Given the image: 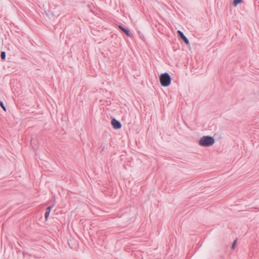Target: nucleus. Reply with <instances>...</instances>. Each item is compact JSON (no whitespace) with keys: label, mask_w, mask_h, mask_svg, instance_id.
<instances>
[{"label":"nucleus","mask_w":259,"mask_h":259,"mask_svg":"<svg viewBox=\"0 0 259 259\" xmlns=\"http://www.w3.org/2000/svg\"><path fill=\"white\" fill-rule=\"evenodd\" d=\"M214 143V139L210 136H203L199 140V145L202 147H209Z\"/></svg>","instance_id":"obj_1"},{"label":"nucleus","mask_w":259,"mask_h":259,"mask_svg":"<svg viewBox=\"0 0 259 259\" xmlns=\"http://www.w3.org/2000/svg\"><path fill=\"white\" fill-rule=\"evenodd\" d=\"M171 80V78L170 75L167 72L161 74L159 76L160 84L162 86L164 87H168L170 85Z\"/></svg>","instance_id":"obj_2"},{"label":"nucleus","mask_w":259,"mask_h":259,"mask_svg":"<svg viewBox=\"0 0 259 259\" xmlns=\"http://www.w3.org/2000/svg\"><path fill=\"white\" fill-rule=\"evenodd\" d=\"M111 124L113 126V127L116 130L120 128L122 126L121 123L115 118L112 119Z\"/></svg>","instance_id":"obj_3"},{"label":"nucleus","mask_w":259,"mask_h":259,"mask_svg":"<svg viewBox=\"0 0 259 259\" xmlns=\"http://www.w3.org/2000/svg\"><path fill=\"white\" fill-rule=\"evenodd\" d=\"M177 33L178 34V35L182 38L184 42L187 45H188L189 43V40L187 38V37L184 35L183 32L180 30H178L177 31Z\"/></svg>","instance_id":"obj_4"},{"label":"nucleus","mask_w":259,"mask_h":259,"mask_svg":"<svg viewBox=\"0 0 259 259\" xmlns=\"http://www.w3.org/2000/svg\"><path fill=\"white\" fill-rule=\"evenodd\" d=\"M119 28L121 30H122L127 36L131 37V33H130V31L126 29L123 27L121 25L119 26Z\"/></svg>","instance_id":"obj_5"},{"label":"nucleus","mask_w":259,"mask_h":259,"mask_svg":"<svg viewBox=\"0 0 259 259\" xmlns=\"http://www.w3.org/2000/svg\"><path fill=\"white\" fill-rule=\"evenodd\" d=\"M53 207H54V206L53 205V206H49L48 207H47L46 211L45 212V218L46 220L49 217V216L50 215V211Z\"/></svg>","instance_id":"obj_6"},{"label":"nucleus","mask_w":259,"mask_h":259,"mask_svg":"<svg viewBox=\"0 0 259 259\" xmlns=\"http://www.w3.org/2000/svg\"><path fill=\"white\" fill-rule=\"evenodd\" d=\"M242 2V0H234L233 6L236 7L238 4H240Z\"/></svg>","instance_id":"obj_7"},{"label":"nucleus","mask_w":259,"mask_h":259,"mask_svg":"<svg viewBox=\"0 0 259 259\" xmlns=\"http://www.w3.org/2000/svg\"><path fill=\"white\" fill-rule=\"evenodd\" d=\"M0 106H1V107L3 108V109L5 111H6V110H7L6 107L5 106L4 103L2 101H0Z\"/></svg>","instance_id":"obj_8"},{"label":"nucleus","mask_w":259,"mask_h":259,"mask_svg":"<svg viewBox=\"0 0 259 259\" xmlns=\"http://www.w3.org/2000/svg\"><path fill=\"white\" fill-rule=\"evenodd\" d=\"M1 57L2 60H5L6 59V53L5 52H1Z\"/></svg>","instance_id":"obj_9"},{"label":"nucleus","mask_w":259,"mask_h":259,"mask_svg":"<svg viewBox=\"0 0 259 259\" xmlns=\"http://www.w3.org/2000/svg\"><path fill=\"white\" fill-rule=\"evenodd\" d=\"M236 242H237V240H235L234 241V242H233V244L232 245V247H231L232 249H234L235 246L236 244Z\"/></svg>","instance_id":"obj_10"},{"label":"nucleus","mask_w":259,"mask_h":259,"mask_svg":"<svg viewBox=\"0 0 259 259\" xmlns=\"http://www.w3.org/2000/svg\"><path fill=\"white\" fill-rule=\"evenodd\" d=\"M105 149H106V147L105 146H104L103 149H102V151H104L105 150Z\"/></svg>","instance_id":"obj_11"}]
</instances>
